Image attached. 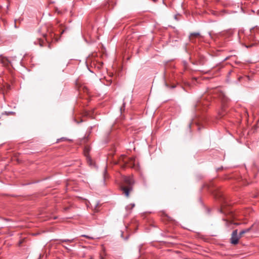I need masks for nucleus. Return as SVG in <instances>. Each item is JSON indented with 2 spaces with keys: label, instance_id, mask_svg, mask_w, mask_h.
Instances as JSON below:
<instances>
[{
  "label": "nucleus",
  "instance_id": "9b49d317",
  "mask_svg": "<svg viewBox=\"0 0 259 259\" xmlns=\"http://www.w3.org/2000/svg\"><path fill=\"white\" fill-rule=\"evenodd\" d=\"M121 112H122V110H124V103L123 104V106L120 108Z\"/></svg>",
  "mask_w": 259,
  "mask_h": 259
},
{
  "label": "nucleus",
  "instance_id": "1a4fd4ad",
  "mask_svg": "<svg viewBox=\"0 0 259 259\" xmlns=\"http://www.w3.org/2000/svg\"><path fill=\"white\" fill-rule=\"evenodd\" d=\"M245 233H246L245 232V231H244V230H242V231H241L240 232L239 234V235L240 236V238H241V237L243 236V234H244Z\"/></svg>",
  "mask_w": 259,
  "mask_h": 259
},
{
  "label": "nucleus",
  "instance_id": "f03ea898",
  "mask_svg": "<svg viewBox=\"0 0 259 259\" xmlns=\"http://www.w3.org/2000/svg\"><path fill=\"white\" fill-rule=\"evenodd\" d=\"M240 238V236L238 234L237 230H235L233 231L230 238V242L232 244L236 245L238 244V241Z\"/></svg>",
  "mask_w": 259,
  "mask_h": 259
},
{
  "label": "nucleus",
  "instance_id": "ddd939ff",
  "mask_svg": "<svg viewBox=\"0 0 259 259\" xmlns=\"http://www.w3.org/2000/svg\"><path fill=\"white\" fill-rule=\"evenodd\" d=\"M15 27L16 28H18V27L16 25V24H15Z\"/></svg>",
  "mask_w": 259,
  "mask_h": 259
},
{
  "label": "nucleus",
  "instance_id": "423d86ee",
  "mask_svg": "<svg viewBox=\"0 0 259 259\" xmlns=\"http://www.w3.org/2000/svg\"><path fill=\"white\" fill-rule=\"evenodd\" d=\"M59 241L60 242H59V243H60L61 242H68V243H72L74 241V239H60L59 240Z\"/></svg>",
  "mask_w": 259,
  "mask_h": 259
},
{
  "label": "nucleus",
  "instance_id": "f257e3e1",
  "mask_svg": "<svg viewBox=\"0 0 259 259\" xmlns=\"http://www.w3.org/2000/svg\"><path fill=\"white\" fill-rule=\"evenodd\" d=\"M123 181L124 184L120 186V189L122 193L128 198L130 196V193L133 190L135 181L132 176L125 177Z\"/></svg>",
  "mask_w": 259,
  "mask_h": 259
},
{
  "label": "nucleus",
  "instance_id": "7ed1b4c3",
  "mask_svg": "<svg viewBox=\"0 0 259 259\" xmlns=\"http://www.w3.org/2000/svg\"><path fill=\"white\" fill-rule=\"evenodd\" d=\"M89 151H90V148L88 147H85V148L84 149V156L86 157L87 161V162L88 163V164L90 165H92L93 161H92L91 157L89 155Z\"/></svg>",
  "mask_w": 259,
  "mask_h": 259
},
{
  "label": "nucleus",
  "instance_id": "0eeeda50",
  "mask_svg": "<svg viewBox=\"0 0 259 259\" xmlns=\"http://www.w3.org/2000/svg\"><path fill=\"white\" fill-rule=\"evenodd\" d=\"M135 205L134 203H131L126 206V209H128V208L132 209L133 208H134L135 207Z\"/></svg>",
  "mask_w": 259,
  "mask_h": 259
},
{
  "label": "nucleus",
  "instance_id": "f8f14e48",
  "mask_svg": "<svg viewBox=\"0 0 259 259\" xmlns=\"http://www.w3.org/2000/svg\"><path fill=\"white\" fill-rule=\"evenodd\" d=\"M219 114H220V115L221 116H223L224 114L222 113V112H220Z\"/></svg>",
  "mask_w": 259,
  "mask_h": 259
},
{
  "label": "nucleus",
  "instance_id": "9d476101",
  "mask_svg": "<svg viewBox=\"0 0 259 259\" xmlns=\"http://www.w3.org/2000/svg\"><path fill=\"white\" fill-rule=\"evenodd\" d=\"M81 236L85 237V238H89V239H93V237H91L90 236H89L85 235H81Z\"/></svg>",
  "mask_w": 259,
  "mask_h": 259
},
{
  "label": "nucleus",
  "instance_id": "39448f33",
  "mask_svg": "<svg viewBox=\"0 0 259 259\" xmlns=\"http://www.w3.org/2000/svg\"><path fill=\"white\" fill-rule=\"evenodd\" d=\"M200 36V34L198 32H194L191 33L190 35V39L192 42H194V40L193 39V37H198Z\"/></svg>",
  "mask_w": 259,
  "mask_h": 259
},
{
  "label": "nucleus",
  "instance_id": "6e6552de",
  "mask_svg": "<svg viewBox=\"0 0 259 259\" xmlns=\"http://www.w3.org/2000/svg\"><path fill=\"white\" fill-rule=\"evenodd\" d=\"M252 226H251L250 228L244 229V230L245 232V233L249 232L251 230Z\"/></svg>",
  "mask_w": 259,
  "mask_h": 259
},
{
  "label": "nucleus",
  "instance_id": "20e7f679",
  "mask_svg": "<svg viewBox=\"0 0 259 259\" xmlns=\"http://www.w3.org/2000/svg\"><path fill=\"white\" fill-rule=\"evenodd\" d=\"M1 62L3 65L5 66H8L10 63L9 60L5 57H2L1 58Z\"/></svg>",
  "mask_w": 259,
  "mask_h": 259
},
{
  "label": "nucleus",
  "instance_id": "4468645a",
  "mask_svg": "<svg viewBox=\"0 0 259 259\" xmlns=\"http://www.w3.org/2000/svg\"><path fill=\"white\" fill-rule=\"evenodd\" d=\"M224 108H225V105H223V107L222 109H223V110H224Z\"/></svg>",
  "mask_w": 259,
  "mask_h": 259
}]
</instances>
